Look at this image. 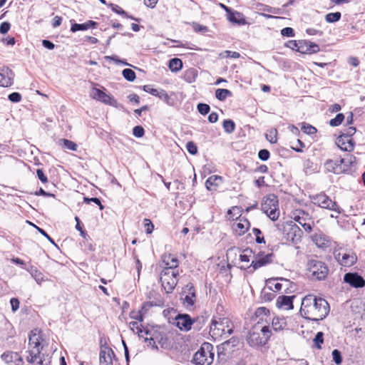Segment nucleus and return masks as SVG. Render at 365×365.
Returning a JSON list of instances; mask_svg holds the SVG:
<instances>
[{
  "label": "nucleus",
  "instance_id": "1",
  "mask_svg": "<svg viewBox=\"0 0 365 365\" xmlns=\"http://www.w3.org/2000/svg\"><path fill=\"white\" fill-rule=\"evenodd\" d=\"M329 309V304L324 299L309 294L302 301L300 313L307 319L319 321L328 315Z\"/></svg>",
  "mask_w": 365,
  "mask_h": 365
},
{
  "label": "nucleus",
  "instance_id": "2",
  "mask_svg": "<svg viewBox=\"0 0 365 365\" xmlns=\"http://www.w3.org/2000/svg\"><path fill=\"white\" fill-rule=\"evenodd\" d=\"M234 326L228 317H214L210 327V335L215 340L228 337L233 332Z\"/></svg>",
  "mask_w": 365,
  "mask_h": 365
},
{
  "label": "nucleus",
  "instance_id": "3",
  "mask_svg": "<svg viewBox=\"0 0 365 365\" xmlns=\"http://www.w3.org/2000/svg\"><path fill=\"white\" fill-rule=\"evenodd\" d=\"M213 345L204 342L200 349L193 355L191 362L195 365H210L214 361Z\"/></svg>",
  "mask_w": 365,
  "mask_h": 365
},
{
  "label": "nucleus",
  "instance_id": "4",
  "mask_svg": "<svg viewBox=\"0 0 365 365\" xmlns=\"http://www.w3.org/2000/svg\"><path fill=\"white\" fill-rule=\"evenodd\" d=\"M261 210L269 219L277 220L279 215L277 197L274 195L265 197L261 204Z\"/></svg>",
  "mask_w": 365,
  "mask_h": 365
},
{
  "label": "nucleus",
  "instance_id": "5",
  "mask_svg": "<svg viewBox=\"0 0 365 365\" xmlns=\"http://www.w3.org/2000/svg\"><path fill=\"white\" fill-rule=\"evenodd\" d=\"M178 273L170 267L163 269L160 273V282L163 287L167 293L173 291L178 283Z\"/></svg>",
  "mask_w": 365,
  "mask_h": 365
},
{
  "label": "nucleus",
  "instance_id": "6",
  "mask_svg": "<svg viewBox=\"0 0 365 365\" xmlns=\"http://www.w3.org/2000/svg\"><path fill=\"white\" fill-rule=\"evenodd\" d=\"M307 269L312 277L317 280H324L329 272V268L326 264L317 259H310L307 262Z\"/></svg>",
  "mask_w": 365,
  "mask_h": 365
},
{
  "label": "nucleus",
  "instance_id": "7",
  "mask_svg": "<svg viewBox=\"0 0 365 365\" xmlns=\"http://www.w3.org/2000/svg\"><path fill=\"white\" fill-rule=\"evenodd\" d=\"M312 202L318 205L319 207L329 210L336 212L338 214H341L343 210L337 205L335 201H332L327 195L324 193H319L314 195L312 197Z\"/></svg>",
  "mask_w": 365,
  "mask_h": 365
},
{
  "label": "nucleus",
  "instance_id": "8",
  "mask_svg": "<svg viewBox=\"0 0 365 365\" xmlns=\"http://www.w3.org/2000/svg\"><path fill=\"white\" fill-rule=\"evenodd\" d=\"M239 341L237 338L232 337L217 346V356L220 360L225 361L231 356L235 351V348L237 346Z\"/></svg>",
  "mask_w": 365,
  "mask_h": 365
},
{
  "label": "nucleus",
  "instance_id": "9",
  "mask_svg": "<svg viewBox=\"0 0 365 365\" xmlns=\"http://www.w3.org/2000/svg\"><path fill=\"white\" fill-rule=\"evenodd\" d=\"M184 306L187 311H192L195 309V304L197 301L196 290L192 283H188L184 287Z\"/></svg>",
  "mask_w": 365,
  "mask_h": 365
},
{
  "label": "nucleus",
  "instance_id": "10",
  "mask_svg": "<svg viewBox=\"0 0 365 365\" xmlns=\"http://www.w3.org/2000/svg\"><path fill=\"white\" fill-rule=\"evenodd\" d=\"M267 341L268 336H261V333L256 327L249 331L247 337V343L253 347L264 345Z\"/></svg>",
  "mask_w": 365,
  "mask_h": 365
},
{
  "label": "nucleus",
  "instance_id": "11",
  "mask_svg": "<svg viewBox=\"0 0 365 365\" xmlns=\"http://www.w3.org/2000/svg\"><path fill=\"white\" fill-rule=\"evenodd\" d=\"M255 259H252L250 267H252L253 270H256L259 267L270 264L274 257L273 253L264 255L263 252H259L257 255L254 256Z\"/></svg>",
  "mask_w": 365,
  "mask_h": 365
},
{
  "label": "nucleus",
  "instance_id": "12",
  "mask_svg": "<svg viewBox=\"0 0 365 365\" xmlns=\"http://www.w3.org/2000/svg\"><path fill=\"white\" fill-rule=\"evenodd\" d=\"M90 96L93 99L100 101L105 104L113 106H116L117 105L116 100L98 88H93L91 91Z\"/></svg>",
  "mask_w": 365,
  "mask_h": 365
},
{
  "label": "nucleus",
  "instance_id": "13",
  "mask_svg": "<svg viewBox=\"0 0 365 365\" xmlns=\"http://www.w3.org/2000/svg\"><path fill=\"white\" fill-rule=\"evenodd\" d=\"M294 220L298 222L306 232H310L312 230V222L309 217L308 213L303 210H297L294 214Z\"/></svg>",
  "mask_w": 365,
  "mask_h": 365
},
{
  "label": "nucleus",
  "instance_id": "14",
  "mask_svg": "<svg viewBox=\"0 0 365 365\" xmlns=\"http://www.w3.org/2000/svg\"><path fill=\"white\" fill-rule=\"evenodd\" d=\"M344 282L354 288H361L365 286L364 279L356 272H348L344 276Z\"/></svg>",
  "mask_w": 365,
  "mask_h": 365
},
{
  "label": "nucleus",
  "instance_id": "15",
  "mask_svg": "<svg viewBox=\"0 0 365 365\" xmlns=\"http://www.w3.org/2000/svg\"><path fill=\"white\" fill-rule=\"evenodd\" d=\"M336 259L340 264L344 267H351L357 261L356 255L352 251L344 253L339 252L336 255Z\"/></svg>",
  "mask_w": 365,
  "mask_h": 365
},
{
  "label": "nucleus",
  "instance_id": "16",
  "mask_svg": "<svg viewBox=\"0 0 365 365\" xmlns=\"http://www.w3.org/2000/svg\"><path fill=\"white\" fill-rule=\"evenodd\" d=\"M327 171L339 175L346 173V167L342 164L341 160H327L324 163Z\"/></svg>",
  "mask_w": 365,
  "mask_h": 365
},
{
  "label": "nucleus",
  "instance_id": "17",
  "mask_svg": "<svg viewBox=\"0 0 365 365\" xmlns=\"http://www.w3.org/2000/svg\"><path fill=\"white\" fill-rule=\"evenodd\" d=\"M163 313L168 318L169 323L175 325L180 330H182V323L180 322V320L182 319V314L178 313L174 308L164 310Z\"/></svg>",
  "mask_w": 365,
  "mask_h": 365
},
{
  "label": "nucleus",
  "instance_id": "18",
  "mask_svg": "<svg viewBox=\"0 0 365 365\" xmlns=\"http://www.w3.org/2000/svg\"><path fill=\"white\" fill-rule=\"evenodd\" d=\"M297 51L303 54L316 53L319 51V46L315 43L308 41H300V46Z\"/></svg>",
  "mask_w": 365,
  "mask_h": 365
},
{
  "label": "nucleus",
  "instance_id": "19",
  "mask_svg": "<svg viewBox=\"0 0 365 365\" xmlns=\"http://www.w3.org/2000/svg\"><path fill=\"white\" fill-rule=\"evenodd\" d=\"M200 317L192 318L188 314H185L183 315V329L184 331H188L192 329V326L193 325V328L196 330H200L202 328V325L199 320Z\"/></svg>",
  "mask_w": 365,
  "mask_h": 365
},
{
  "label": "nucleus",
  "instance_id": "20",
  "mask_svg": "<svg viewBox=\"0 0 365 365\" xmlns=\"http://www.w3.org/2000/svg\"><path fill=\"white\" fill-rule=\"evenodd\" d=\"M336 145L344 151L351 152L354 148L355 143L352 138L340 135L336 140Z\"/></svg>",
  "mask_w": 365,
  "mask_h": 365
},
{
  "label": "nucleus",
  "instance_id": "21",
  "mask_svg": "<svg viewBox=\"0 0 365 365\" xmlns=\"http://www.w3.org/2000/svg\"><path fill=\"white\" fill-rule=\"evenodd\" d=\"M2 359L9 365H22L23 360L21 356L17 352L4 353L1 356Z\"/></svg>",
  "mask_w": 365,
  "mask_h": 365
},
{
  "label": "nucleus",
  "instance_id": "22",
  "mask_svg": "<svg viewBox=\"0 0 365 365\" xmlns=\"http://www.w3.org/2000/svg\"><path fill=\"white\" fill-rule=\"evenodd\" d=\"M295 298V296H286L282 295L278 297L277 299V307L279 308H282L287 310L293 309V299Z\"/></svg>",
  "mask_w": 365,
  "mask_h": 365
},
{
  "label": "nucleus",
  "instance_id": "23",
  "mask_svg": "<svg viewBox=\"0 0 365 365\" xmlns=\"http://www.w3.org/2000/svg\"><path fill=\"white\" fill-rule=\"evenodd\" d=\"M40 348L35 347V349H34V346H31V349L29 351V355L26 357V361L31 364L37 361V365H42L43 359L40 356Z\"/></svg>",
  "mask_w": 365,
  "mask_h": 365
},
{
  "label": "nucleus",
  "instance_id": "24",
  "mask_svg": "<svg viewBox=\"0 0 365 365\" xmlns=\"http://www.w3.org/2000/svg\"><path fill=\"white\" fill-rule=\"evenodd\" d=\"M302 231L297 225L291 226L289 231L287 232V237L294 244H297L301 241Z\"/></svg>",
  "mask_w": 365,
  "mask_h": 365
},
{
  "label": "nucleus",
  "instance_id": "25",
  "mask_svg": "<svg viewBox=\"0 0 365 365\" xmlns=\"http://www.w3.org/2000/svg\"><path fill=\"white\" fill-rule=\"evenodd\" d=\"M97 24V22L92 20L87 21L83 24L74 23L71 25V31L75 33L78 31H86L89 29L95 28Z\"/></svg>",
  "mask_w": 365,
  "mask_h": 365
},
{
  "label": "nucleus",
  "instance_id": "26",
  "mask_svg": "<svg viewBox=\"0 0 365 365\" xmlns=\"http://www.w3.org/2000/svg\"><path fill=\"white\" fill-rule=\"evenodd\" d=\"M14 73L11 69L7 68L4 73H0V86L9 87L13 84Z\"/></svg>",
  "mask_w": 365,
  "mask_h": 365
},
{
  "label": "nucleus",
  "instance_id": "27",
  "mask_svg": "<svg viewBox=\"0 0 365 365\" xmlns=\"http://www.w3.org/2000/svg\"><path fill=\"white\" fill-rule=\"evenodd\" d=\"M160 266L163 269H167V267H170V269H175V268L178 267V259L170 254L165 255L163 257Z\"/></svg>",
  "mask_w": 365,
  "mask_h": 365
},
{
  "label": "nucleus",
  "instance_id": "28",
  "mask_svg": "<svg viewBox=\"0 0 365 365\" xmlns=\"http://www.w3.org/2000/svg\"><path fill=\"white\" fill-rule=\"evenodd\" d=\"M227 19L232 22L239 25H245L247 24L245 19L242 13L232 11L227 15Z\"/></svg>",
  "mask_w": 365,
  "mask_h": 365
},
{
  "label": "nucleus",
  "instance_id": "29",
  "mask_svg": "<svg viewBox=\"0 0 365 365\" xmlns=\"http://www.w3.org/2000/svg\"><path fill=\"white\" fill-rule=\"evenodd\" d=\"M250 227V222L247 219L242 218L240 220V222L238 223H237L236 231L238 232V234L240 235H242L248 230Z\"/></svg>",
  "mask_w": 365,
  "mask_h": 365
},
{
  "label": "nucleus",
  "instance_id": "30",
  "mask_svg": "<svg viewBox=\"0 0 365 365\" xmlns=\"http://www.w3.org/2000/svg\"><path fill=\"white\" fill-rule=\"evenodd\" d=\"M277 280H279V278L277 279H269L267 281V288L270 291L273 292H279L281 291L283 289L284 284H282L280 282H276Z\"/></svg>",
  "mask_w": 365,
  "mask_h": 365
},
{
  "label": "nucleus",
  "instance_id": "31",
  "mask_svg": "<svg viewBox=\"0 0 365 365\" xmlns=\"http://www.w3.org/2000/svg\"><path fill=\"white\" fill-rule=\"evenodd\" d=\"M286 324L285 319L279 317L274 318L272 323V328L276 331L284 329Z\"/></svg>",
  "mask_w": 365,
  "mask_h": 365
},
{
  "label": "nucleus",
  "instance_id": "32",
  "mask_svg": "<svg viewBox=\"0 0 365 365\" xmlns=\"http://www.w3.org/2000/svg\"><path fill=\"white\" fill-rule=\"evenodd\" d=\"M229 96H232V92L227 89L218 88L215 91V97L220 101H224Z\"/></svg>",
  "mask_w": 365,
  "mask_h": 365
},
{
  "label": "nucleus",
  "instance_id": "33",
  "mask_svg": "<svg viewBox=\"0 0 365 365\" xmlns=\"http://www.w3.org/2000/svg\"><path fill=\"white\" fill-rule=\"evenodd\" d=\"M109 350L108 353L106 351H101L100 353V364L101 365H113L112 359L110 355Z\"/></svg>",
  "mask_w": 365,
  "mask_h": 365
},
{
  "label": "nucleus",
  "instance_id": "34",
  "mask_svg": "<svg viewBox=\"0 0 365 365\" xmlns=\"http://www.w3.org/2000/svg\"><path fill=\"white\" fill-rule=\"evenodd\" d=\"M169 68L174 72L180 71L182 67V61L180 58H174L170 60Z\"/></svg>",
  "mask_w": 365,
  "mask_h": 365
},
{
  "label": "nucleus",
  "instance_id": "35",
  "mask_svg": "<svg viewBox=\"0 0 365 365\" xmlns=\"http://www.w3.org/2000/svg\"><path fill=\"white\" fill-rule=\"evenodd\" d=\"M342 164L346 167V173L350 170V168L356 162V157L353 155L348 154L346 158L341 159Z\"/></svg>",
  "mask_w": 365,
  "mask_h": 365
},
{
  "label": "nucleus",
  "instance_id": "36",
  "mask_svg": "<svg viewBox=\"0 0 365 365\" xmlns=\"http://www.w3.org/2000/svg\"><path fill=\"white\" fill-rule=\"evenodd\" d=\"M39 336L36 334V333H34L33 331H31L29 339V344L30 346H34V349L35 347L40 348V341H39Z\"/></svg>",
  "mask_w": 365,
  "mask_h": 365
},
{
  "label": "nucleus",
  "instance_id": "37",
  "mask_svg": "<svg viewBox=\"0 0 365 365\" xmlns=\"http://www.w3.org/2000/svg\"><path fill=\"white\" fill-rule=\"evenodd\" d=\"M221 177L217 175H212L208 178V179L205 182V186L208 190H212L213 186H216L217 185V181L220 180Z\"/></svg>",
  "mask_w": 365,
  "mask_h": 365
},
{
  "label": "nucleus",
  "instance_id": "38",
  "mask_svg": "<svg viewBox=\"0 0 365 365\" xmlns=\"http://www.w3.org/2000/svg\"><path fill=\"white\" fill-rule=\"evenodd\" d=\"M225 131L227 133H232L235 129V124L233 120L227 119L223 121L222 123Z\"/></svg>",
  "mask_w": 365,
  "mask_h": 365
},
{
  "label": "nucleus",
  "instance_id": "39",
  "mask_svg": "<svg viewBox=\"0 0 365 365\" xmlns=\"http://www.w3.org/2000/svg\"><path fill=\"white\" fill-rule=\"evenodd\" d=\"M341 14L340 12L329 13L325 16V20L328 23H335L340 20Z\"/></svg>",
  "mask_w": 365,
  "mask_h": 365
},
{
  "label": "nucleus",
  "instance_id": "40",
  "mask_svg": "<svg viewBox=\"0 0 365 365\" xmlns=\"http://www.w3.org/2000/svg\"><path fill=\"white\" fill-rule=\"evenodd\" d=\"M163 304V301L162 298L160 296H158V297L155 299V300L144 303L142 307V309H148L151 307L161 306Z\"/></svg>",
  "mask_w": 365,
  "mask_h": 365
},
{
  "label": "nucleus",
  "instance_id": "41",
  "mask_svg": "<svg viewBox=\"0 0 365 365\" xmlns=\"http://www.w3.org/2000/svg\"><path fill=\"white\" fill-rule=\"evenodd\" d=\"M123 76L128 81L133 82L136 78L135 73L130 68H125L122 71Z\"/></svg>",
  "mask_w": 365,
  "mask_h": 365
},
{
  "label": "nucleus",
  "instance_id": "42",
  "mask_svg": "<svg viewBox=\"0 0 365 365\" xmlns=\"http://www.w3.org/2000/svg\"><path fill=\"white\" fill-rule=\"evenodd\" d=\"M60 144L63 145V146L68 150L76 151L77 150V145L69 140L67 139H61L59 140Z\"/></svg>",
  "mask_w": 365,
  "mask_h": 365
},
{
  "label": "nucleus",
  "instance_id": "43",
  "mask_svg": "<svg viewBox=\"0 0 365 365\" xmlns=\"http://www.w3.org/2000/svg\"><path fill=\"white\" fill-rule=\"evenodd\" d=\"M197 76V70L195 68H190L186 71L185 74L184 75V78L187 81L191 83L192 81H195Z\"/></svg>",
  "mask_w": 365,
  "mask_h": 365
},
{
  "label": "nucleus",
  "instance_id": "44",
  "mask_svg": "<svg viewBox=\"0 0 365 365\" xmlns=\"http://www.w3.org/2000/svg\"><path fill=\"white\" fill-rule=\"evenodd\" d=\"M313 341L314 343V346L317 349L322 348V344L324 342V334L322 331H319L317 333L315 337L313 339Z\"/></svg>",
  "mask_w": 365,
  "mask_h": 365
},
{
  "label": "nucleus",
  "instance_id": "45",
  "mask_svg": "<svg viewBox=\"0 0 365 365\" xmlns=\"http://www.w3.org/2000/svg\"><path fill=\"white\" fill-rule=\"evenodd\" d=\"M344 119V115L343 113H338L336 117L329 121V125L332 127L339 125Z\"/></svg>",
  "mask_w": 365,
  "mask_h": 365
},
{
  "label": "nucleus",
  "instance_id": "46",
  "mask_svg": "<svg viewBox=\"0 0 365 365\" xmlns=\"http://www.w3.org/2000/svg\"><path fill=\"white\" fill-rule=\"evenodd\" d=\"M197 108L198 112L202 115H207L210 110V106L208 104L202 103H198L197 106Z\"/></svg>",
  "mask_w": 365,
  "mask_h": 365
},
{
  "label": "nucleus",
  "instance_id": "47",
  "mask_svg": "<svg viewBox=\"0 0 365 365\" xmlns=\"http://www.w3.org/2000/svg\"><path fill=\"white\" fill-rule=\"evenodd\" d=\"M260 7L261 8L259 9V10H262L263 11L272 13L274 14H281L280 9H278V8H274V7L269 6L268 5H263V4L260 5Z\"/></svg>",
  "mask_w": 365,
  "mask_h": 365
},
{
  "label": "nucleus",
  "instance_id": "48",
  "mask_svg": "<svg viewBox=\"0 0 365 365\" xmlns=\"http://www.w3.org/2000/svg\"><path fill=\"white\" fill-rule=\"evenodd\" d=\"M252 232L255 235V241L258 244L264 243V237L262 236V231L258 228H253Z\"/></svg>",
  "mask_w": 365,
  "mask_h": 365
},
{
  "label": "nucleus",
  "instance_id": "49",
  "mask_svg": "<svg viewBox=\"0 0 365 365\" xmlns=\"http://www.w3.org/2000/svg\"><path fill=\"white\" fill-rule=\"evenodd\" d=\"M302 130L304 133L309 134V135L314 134L317 131V130L315 127L312 126V125L305 124V123L303 124V125L302 126Z\"/></svg>",
  "mask_w": 365,
  "mask_h": 365
},
{
  "label": "nucleus",
  "instance_id": "50",
  "mask_svg": "<svg viewBox=\"0 0 365 365\" xmlns=\"http://www.w3.org/2000/svg\"><path fill=\"white\" fill-rule=\"evenodd\" d=\"M129 325L133 332L139 335L143 333L142 325L139 324L138 322H131Z\"/></svg>",
  "mask_w": 365,
  "mask_h": 365
},
{
  "label": "nucleus",
  "instance_id": "51",
  "mask_svg": "<svg viewBox=\"0 0 365 365\" xmlns=\"http://www.w3.org/2000/svg\"><path fill=\"white\" fill-rule=\"evenodd\" d=\"M332 359L336 364L339 365L342 362L341 354L338 349H334L331 353Z\"/></svg>",
  "mask_w": 365,
  "mask_h": 365
},
{
  "label": "nucleus",
  "instance_id": "52",
  "mask_svg": "<svg viewBox=\"0 0 365 365\" xmlns=\"http://www.w3.org/2000/svg\"><path fill=\"white\" fill-rule=\"evenodd\" d=\"M252 250L247 249L245 250L243 254L240 255V259L241 262H249L250 257L252 256Z\"/></svg>",
  "mask_w": 365,
  "mask_h": 365
},
{
  "label": "nucleus",
  "instance_id": "53",
  "mask_svg": "<svg viewBox=\"0 0 365 365\" xmlns=\"http://www.w3.org/2000/svg\"><path fill=\"white\" fill-rule=\"evenodd\" d=\"M160 93H161L159 96L160 98L164 100L168 105H174L173 99L165 91L160 90Z\"/></svg>",
  "mask_w": 365,
  "mask_h": 365
},
{
  "label": "nucleus",
  "instance_id": "54",
  "mask_svg": "<svg viewBox=\"0 0 365 365\" xmlns=\"http://www.w3.org/2000/svg\"><path fill=\"white\" fill-rule=\"evenodd\" d=\"M186 148L188 153L191 155H195L197 153V147L192 141H190L186 144Z\"/></svg>",
  "mask_w": 365,
  "mask_h": 365
},
{
  "label": "nucleus",
  "instance_id": "55",
  "mask_svg": "<svg viewBox=\"0 0 365 365\" xmlns=\"http://www.w3.org/2000/svg\"><path fill=\"white\" fill-rule=\"evenodd\" d=\"M270 157V153L267 149H262L258 153V158L262 160L266 161Z\"/></svg>",
  "mask_w": 365,
  "mask_h": 365
},
{
  "label": "nucleus",
  "instance_id": "56",
  "mask_svg": "<svg viewBox=\"0 0 365 365\" xmlns=\"http://www.w3.org/2000/svg\"><path fill=\"white\" fill-rule=\"evenodd\" d=\"M279 280L283 282L284 284L283 289L286 293L289 292V290L292 289L294 284L289 280L282 277L279 278Z\"/></svg>",
  "mask_w": 365,
  "mask_h": 365
},
{
  "label": "nucleus",
  "instance_id": "57",
  "mask_svg": "<svg viewBox=\"0 0 365 365\" xmlns=\"http://www.w3.org/2000/svg\"><path fill=\"white\" fill-rule=\"evenodd\" d=\"M144 128L140 125L135 126L133 129V134L137 138H141L144 135Z\"/></svg>",
  "mask_w": 365,
  "mask_h": 365
},
{
  "label": "nucleus",
  "instance_id": "58",
  "mask_svg": "<svg viewBox=\"0 0 365 365\" xmlns=\"http://www.w3.org/2000/svg\"><path fill=\"white\" fill-rule=\"evenodd\" d=\"M110 6L112 11L115 12L116 14H120V15H123V16H125L127 18L129 17L128 14L123 9H122L120 6H118V5L113 4H110Z\"/></svg>",
  "mask_w": 365,
  "mask_h": 365
},
{
  "label": "nucleus",
  "instance_id": "59",
  "mask_svg": "<svg viewBox=\"0 0 365 365\" xmlns=\"http://www.w3.org/2000/svg\"><path fill=\"white\" fill-rule=\"evenodd\" d=\"M221 56L226 58H240V54L236 51H225L224 53L221 54Z\"/></svg>",
  "mask_w": 365,
  "mask_h": 365
},
{
  "label": "nucleus",
  "instance_id": "60",
  "mask_svg": "<svg viewBox=\"0 0 365 365\" xmlns=\"http://www.w3.org/2000/svg\"><path fill=\"white\" fill-rule=\"evenodd\" d=\"M8 98L13 103H19L21 100V95L19 93L14 92L9 95Z\"/></svg>",
  "mask_w": 365,
  "mask_h": 365
},
{
  "label": "nucleus",
  "instance_id": "61",
  "mask_svg": "<svg viewBox=\"0 0 365 365\" xmlns=\"http://www.w3.org/2000/svg\"><path fill=\"white\" fill-rule=\"evenodd\" d=\"M281 34L283 36L292 37L294 36V31L291 27H285L281 30Z\"/></svg>",
  "mask_w": 365,
  "mask_h": 365
},
{
  "label": "nucleus",
  "instance_id": "62",
  "mask_svg": "<svg viewBox=\"0 0 365 365\" xmlns=\"http://www.w3.org/2000/svg\"><path fill=\"white\" fill-rule=\"evenodd\" d=\"M143 90L145 92H148L149 93H151L153 96H158V97L161 93H160V91H158V89H155V88H153L150 86H148V85L143 86Z\"/></svg>",
  "mask_w": 365,
  "mask_h": 365
},
{
  "label": "nucleus",
  "instance_id": "63",
  "mask_svg": "<svg viewBox=\"0 0 365 365\" xmlns=\"http://www.w3.org/2000/svg\"><path fill=\"white\" fill-rule=\"evenodd\" d=\"M144 225L146 227V232L148 234L152 233L153 228H154V226H153L152 222L148 219H145L144 220Z\"/></svg>",
  "mask_w": 365,
  "mask_h": 365
},
{
  "label": "nucleus",
  "instance_id": "64",
  "mask_svg": "<svg viewBox=\"0 0 365 365\" xmlns=\"http://www.w3.org/2000/svg\"><path fill=\"white\" fill-rule=\"evenodd\" d=\"M11 28V24L9 22H3L0 25V33L2 34H6Z\"/></svg>",
  "mask_w": 365,
  "mask_h": 365
}]
</instances>
